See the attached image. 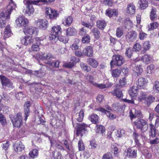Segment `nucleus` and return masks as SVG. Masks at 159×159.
I'll use <instances>...</instances> for the list:
<instances>
[{"instance_id":"obj_13","label":"nucleus","mask_w":159,"mask_h":159,"mask_svg":"<svg viewBox=\"0 0 159 159\" xmlns=\"http://www.w3.org/2000/svg\"><path fill=\"white\" fill-rule=\"evenodd\" d=\"M36 30V28L34 27L28 26L25 27L24 32L25 34H28L30 35H32L34 34H36L37 31Z\"/></svg>"},{"instance_id":"obj_28","label":"nucleus","mask_w":159,"mask_h":159,"mask_svg":"<svg viewBox=\"0 0 159 159\" xmlns=\"http://www.w3.org/2000/svg\"><path fill=\"white\" fill-rule=\"evenodd\" d=\"M61 28L59 26H54L52 28L51 33L59 36L61 33Z\"/></svg>"},{"instance_id":"obj_5","label":"nucleus","mask_w":159,"mask_h":159,"mask_svg":"<svg viewBox=\"0 0 159 159\" xmlns=\"http://www.w3.org/2000/svg\"><path fill=\"white\" fill-rule=\"evenodd\" d=\"M137 149L128 148L126 151H125L124 153L125 158L129 159L136 158L137 157Z\"/></svg>"},{"instance_id":"obj_56","label":"nucleus","mask_w":159,"mask_h":159,"mask_svg":"<svg viewBox=\"0 0 159 159\" xmlns=\"http://www.w3.org/2000/svg\"><path fill=\"white\" fill-rule=\"evenodd\" d=\"M154 91L156 93H159V82L157 81L155 83L153 87Z\"/></svg>"},{"instance_id":"obj_1","label":"nucleus","mask_w":159,"mask_h":159,"mask_svg":"<svg viewBox=\"0 0 159 159\" xmlns=\"http://www.w3.org/2000/svg\"><path fill=\"white\" fill-rule=\"evenodd\" d=\"M134 124L137 129L140 130L141 132V137H144V139H145L146 137L144 134V132L147 130L148 128L147 122L143 119H140L134 121Z\"/></svg>"},{"instance_id":"obj_47","label":"nucleus","mask_w":159,"mask_h":159,"mask_svg":"<svg viewBox=\"0 0 159 159\" xmlns=\"http://www.w3.org/2000/svg\"><path fill=\"white\" fill-rule=\"evenodd\" d=\"M56 49L61 54L64 53L65 52V49L64 48L62 47L61 45H56L55 46Z\"/></svg>"},{"instance_id":"obj_18","label":"nucleus","mask_w":159,"mask_h":159,"mask_svg":"<svg viewBox=\"0 0 159 159\" xmlns=\"http://www.w3.org/2000/svg\"><path fill=\"white\" fill-rule=\"evenodd\" d=\"M31 105L29 102H25L24 105V113L25 114V120H26L29 115L30 110V107Z\"/></svg>"},{"instance_id":"obj_34","label":"nucleus","mask_w":159,"mask_h":159,"mask_svg":"<svg viewBox=\"0 0 159 159\" xmlns=\"http://www.w3.org/2000/svg\"><path fill=\"white\" fill-rule=\"evenodd\" d=\"M95 131L96 133L103 134L105 132V128L103 125H97L95 129Z\"/></svg>"},{"instance_id":"obj_8","label":"nucleus","mask_w":159,"mask_h":159,"mask_svg":"<svg viewBox=\"0 0 159 159\" xmlns=\"http://www.w3.org/2000/svg\"><path fill=\"white\" fill-rule=\"evenodd\" d=\"M0 79L2 86H7L8 87H12L13 84L11 81L5 76L0 75Z\"/></svg>"},{"instance_id":"obj_27","label":"nucleus","mask_w":159,"mask_h":159,"mask_svg":"<svg viewBox=\"0 0 159 159\" xmlns=\"http://www.w3.org/2000/svg\"><path fill=\"white\" fill-rule=\"evenodd\" d=\"M76 34V30L73 27L68 28L66 30V35L67 36H74Z\"/></svg>"},{"instance_id":"obj_62","label":"nucleus","mask_w":159,"mask_h":159,"mask_svg":"<svg viewBox=\"0 0 159 159\" xmlns=\"http://www.w3.org/2000/svg\"><path fill=\"white\" fill-rule=\"evenodd\" d=\"M147 36V34L142 31L140 32L139 34V38L140 40H143Z\"/></svg>"},{"instance_id":"obj_16","label":"nucleus","mask_w":159,"mask_h":159,"mask_svg":"<svg viewBox=\"0 0 159 159\" xmlns=\"http://www.w3.org/2000/svg\"><path fill=\"white\" fill-rule=\"evenodd\" d=\"M37 24L41 29L45 30L47 27L48 21L46 20L39 19L38 20Z\"/></svg>"},{"instance_id":"obj_54","label":"nucleus","mask_w":159,"mask_h":159,"mask_svg":"<svg viewBox=\"0 0 159 159\" xmlns=\"http://www.w3.org/2000/svg\"><path fill=\"white\" fill-rule=\"evenodd\" d=\"M156 16L157 15L155 13V9L154 8H152L150 15L151 20H153Z\"/></svg>"},{"instance_id":"obj_63","label":"nucleus","mask_w":159,"mask_h":159,"mask_svg":"<svg viewBox=\"0 0 159 159\" xmlns=\"http://www.w3.org/2000/svg\"><path fill=\"white\" fill-rule=\"evenodd\" d=\"M60 61L58 60L53 61L52 67L58 68L59 67Z\"/></svg>"},{"instance_id":"obj_52","label":"nucleus","mask_w":159,"mask_h":159,"mask_svg":"<svg viewBox=\"0 0 159 159\" xmlns=\"http://www.w3.org/2000/svg\"><path fill=\"white\" fill-rule=\"evenodd\" d=\"M125 25L126 28H129L130 27H131L133 25V23L130 20V19H129L125 21Z\"/></svg>"},{"instance_id":"obj_14","label":"nucleus","mask_w":159,"mask_h":159,"mask_svg":"<svg viewBox=\"0 0 159 159\" xmlns=\"http://www.w3.org/2000/svg\"><path fill=\"white\" fill-rule=\"evenodd\" d=\"M137 34L134 31L129 32L126 35V39L129 41H133L135 40L137 37Z\"/></svg>"},{"instance_id":"obj_45","label":"nucleus","mask_w":159,"mask_h":159,"mask_svg":"<svg viewBox=\"0 0 159 159\" xmlns=\"http://www.w3.org/2000/svg\"><path fill=\"white\" fill-rule=\"evenodd\" d=\"M80 66L81 68L84 71H86L87 72H88L91 69L90 67L89 66L85 64L83 62L80 64Z\"/></svg>"},{"instance_id":"obj_23","label":"nucleus","mask_w":159,"mask_h":159,"mask_svg":"<svg viewBox=\"0 0 159 159\" xmlns=\"http://www.w3.org/2000/svg\"><path fill=\"white\" fill-rule=\"evenodd\" d=\"M135 7L133 4L128 5L127 7V12L130 15L134 14L135 13Z\"/></svg>"},{"instance_id":"obj_21","label":"nucleus","mask_w":159,"mask_h":159,"mask_svg":"<svg viewBox=\"0 0 159 159\" xmlns=\"http://www.w3.org/2000/svg\"><path fill=\"white\" fill-rule=\"evenodd\" d=\"M15 151L17 152H20L24 150L25 147L21 142L17 143L14 146Z\"/></svg>"},{"instance_id":"obj_29","label":"nucleus","mask_w":159,"mask_h":159,"mask_svg":"<svg viewBox=\"0 0 159 159\" xmlns=\"http://www.w3.org/2000/svg\"><path fill=\"white\" fill-rule=\"evenodd\" d=\"M129 93L131 98L136 96L138 93L137 87L134 86L131 87L129 91Z\"/></svg>"},{"instance_id":"obj_11","label":"nucleus","mask_w":159,"mask_h":159,"mask_svg":"<svg viewBox=\"0 0 159 159\" xmlns=\"http://www.w3.org/2000/svg\"><path fill=\"white\" fill-rule=\"evenodd\" d=\"M147 83V80L146 79L141 77L138 79L136 82V84L138 88L144 89Z\"/></svg>"},{"instance_id":"obj_30","label":"nucleus","mask_w":159,"mask_h":159,"mask_svg":"<svg viewBox=\"0 0 159 159\" xmlns=\"http://www.w3.org/2000/svg\"><path fill=\"white\" fill-rule=\"evenodd\" d=\"M89 119L93 123L97 124L99 123V118L98 115L93 114L89 117Z\"/></svg>"},{"instance_id":"obj_57","label":"nucleus","mask_w":159,"mask_h":159,"mask_svg":"<svg viewBox=\"0 0 159 159\" xmlns=\"http://www.w3.org/2000/svg\"><path fill=\"white\" fill-rule=\"evenodd\" d=\"M126 79L124 77L121 79H120L119 80V87L121 88L123 87L126 84Z\"/></svg>"},{"instance_id":"obj_4","label":"nucleus","mask_w":159,"mask_h":159,"mask_svg":"<svg viewBox=\"0 0 159 159\" xmlns=\"http://www.w3.org/2000/svg\"><path fill=\"white\" fill-rule=\"evenodd\" d=\"M125 62V59L122 56L118 54L114 55L113 56V60L110 62L111 68L116 64L118 66H121Z\"/></svg>"},{"instance_id":"obj_31","label":"nucleus","mask_w":159,"mask_h":159,"mask_svg":"<svg viewBox=\"0 0 159 159\" xmlns=\"http://www.w3.org/2000/svg\"><path fill=\"white\" fill-rule=\"evenodd\" d=\"M87 62L90 65L93 67L96 68L98 64L97 61L93 58H90L87 60Z\"/></svg>"},{"instance_id":"obj_38","label":"nucleus","mask_w":159,"mask_h":159,"mask_svg":"<svg viewBox=\"0 0 159 159\" xmlns=\"http://www.w3.org/2000/svg\"><path fill=\"white\" fill-rule=\"evenodd\" d=\"M91 32L96 39H98L100 37V32L98 28L95 27L93 28Z\"/></svg>"},{"instance_id":"obj_60","label":"nucleus","mask_w":159,"mask_h":159,"mask_svg":"<svg viewBox=\"0 0 159 159\" xmlns=\"http://www.w3.org/2000/svg\"><path fill=\"white\" fill-rule=\"evenodd\" d=\"M102 2H104L105 5L109 6H111L112 5V2L111 0H100Z\"/></svg>"},{"instance_id":"obj_51","label":"nucleus","mask_w":159,"mask_h":159,"mask_svg":"<svg viewBox=\"0 0 159 159\" xmlns=\"http://www.w3.org/2000/svg\"><path fill=\"white\" fill-rule=\"evenodd\" d=\"M133 136L136 144H139V143L138 138L139 137V135L136 132V131L135 130V131L133 133Z\"/></svg>"},{"instance_id":"obj_41","label":"nucleus","mask_w":159,"mask_h":159,"mask_svg":"<svg viewBox=\"0 0 159 159\" xmlns=\"http://www.w3.org/2000/svg\"><path fill=\"white\" fill-rule=\"evenodd\" d=\"M52 58H53V56L50 53L44 54L41 57V59L42 60H49Z\"/></svg>"},{"instance_id":"obj_61","label":"nucleus","mask_w":159,"mask_h":159,"mask_svg":"<svg viewBox=\"0 0 159 159\" xmlns=\"http://www.w3.org/2000/svg\"><path fill=\"white\" fill-rule=\"evenodd\" d=\"M146 96V94L145 93L143 92H141L140 95L138 97V99L141 102L144 99H145V98H146L145 97Z\"/></svg>"},{"instance_id":"obj_64","label":"nucleus","mask_w":159,"mask_h":159,"mask_svg":"<svg viewBox=\"0 0 159 159\" xmlns=\"http://www.w3.org/2000/svg\"><path fill=\"white\" fill-rule=\"evenodd\" d=\"M39 45L33 44L31 47V49L33 51H38L39 50Z\"/></svg>"},{"instance_id":"obj_43","label":"nucleus","mask_w":159,"mask_h":159,"mask_svg":"<svg viewBox=\"0 0 159 159\" xmlns=\"http://www.w3.org/2000/svg\"><path fill=\"white\" fill-rule=\"evenodd\" d=\"M155 99V98L152 96H149L145 98V101L148 105H149Z\"/></svg>"},{"instance_id":"obj_35","label":"nucleus","mask_w":159,"mask_h":159,"mask_svg":"<svg viewBox=\"0 0 159 159\" xmlns=\"http://www.w3.org/2000/svg\"><path fill=\"white\" fill-rule=\"evenodd\" d=\"M111 73L112 76L114 78H117L119 76L121 73L120 70L118 69L112 70Z\"/></svg>"},{"instance_id":"obj_22","label":"nucleus","mask_w":159,"mask_h":159,"mask_svg":"<svg viewBox=\"0 0 159 159\" xmlns=\"http://www.w3.org/2000/svg\"><path fill=\"white\" fill-rule=\"evenodd\" d=\"M73 19L71 16L66 17L62 20V24L65 26H69L72 23Z\"/></svg>"},{"instance_id":"obj_37","label":"nucleus","mask_w":159,"mask_h":159,"mask_svg":"<svg viewBox=\"0 0 159 159\" xmlns=\"http://www.w3.org/2000/svg\"><path fill=\"white\" fill-rule=\"evenodd\" d=\"M148 1L146 0H140L139 2L140 8L143 10L148 6Z\"/></svg>"},{"instance_id":"obj_7","label":"nucleus","mask_w":159,"mask_h":159,"mask_svg":"<svg viewBox=\"0 0 159 159\" xmlns=\"http://www.w3.org/2000/svg\"><path fill=\"white\" fill-rule=\"evenodd\" d=\"M33 4V3L31 2V0H29L26 1V9L23 11L25 15L30 16L34 12V9L32 6Z\"/></svg>"},{"instance_id":"obj_15","label":"nucleus","mask_w":159,"mask_h":159,"mask_svg":"<svg viewBox=\"0 0 159 159\" xmlns=\"http://www.w3.org/2000/svg\"><path fill=\"white\" fill-rule=\"evenodd\" d=\"M93 52L92 48L90 46L86 47L82 52L83 55L89 57H92L93 55Z\"/></svg>"},{"instance_id":"obj_32","label":"nucleus","mask_w":159,"mask_h":159,"mask_svg":"<svg viewBox=\"0 0 159 159\" xmlns=\"http://www.w3.org/2000/svg\"><path fill=\"white\" fill-rule=\"evenodd\" d=\"M11 34L10 26L9 25H7L5 29L3 36L4 39L9 37Z\"/></svg>"},{"instance_id":"obj_3","label":"nucleus","mask_w":159,"mask_h":159,"mask_svg":"<svg viewBox=\"0 0 159 159\" xmlns=\"http://www.w3.org/2000/svg\"><path fill=\"white\" fill-rule=\"evenodd\" d=\"M11 121L14 127L20 128L23 124L21 113H18L10 117Z\"/></svg>"},{"instance_id":"obj_39","label":"nucleus","mask_w":159,"mask_h":159,"mask_svg":"<svg viewBox=\"0 0 159 159\" xmlns=\"http://www.w3.org/2000/svg\"><path fill=\"white\" fill-rule=\"evenodd\" d=\"M159 26V24L157 22H155L150 24L148 26V30H152L157 28Z\"/></svg>"},{"instance_id":"obj_26","label":"nucleus","mask_w":159,"mask_h":159,"mask_svg":"<svg viewBox=\"0 0 159 159\" xmlns=\"http://www.w3.org/2000/svg\"><path fill=\"white\" fill-rule=\"evenodd\" d=\"M106 15L110 17H111L113 16H116L118 14L117 12L115 9L108 8L106 10Z\"/></svg>"},{"instance_id":"obj_42","label":"nucleus","mask_w":159,"mask_h":159,"mask_svg":"<svg viewBox=\"0 0 159 159\" xmlns=\"http://www.w3.org/2000/svg\"><path fill=\"white\" fill-rule=\"evenodd\" d=\"M38 155V151L36 149H34L29 153V155L31 158H34L37 157Z\"/></svg>"},{"instance_id":"obj_49","label":"nucleus","mask_w":159,"mask_h":159,"mask_svg":"<svg viewBox=\"0 0 159 159\" xmlns=\"http://www.w3.org/2000/svg\"><path fill=\"white\" fill-rule=\"evenodd\" d=\"M154 66L152 64L148 66L147 68L146 72L148 74H151L153 71Z\"/></svg>"},{"instance_id":"obj_25","label":"nucleus","mask_w":159,"mask_h":159,"mask_svg":"<svg viewBox=\"0 0 159 159\" xmlns=\"http://www.w3.org/2000/svg\"><path fill=\"white\" fill-rule=\"evenodd\" d=\"M133 111H134V113L132 111H131L130 112V116L131 119L134 118H135L136 117H142V114L140 110H135L134 109Z\"/></svg>"},{"instance_id":"obj_50","label":"nucleus","mask_w":159,"mask_h":159,"mask_svg":"<svg viewBox=\"0 0 159 159\" xmlns=\"http://www.w3.org/2000/svg\"><path fill=\"white\" fill-rule=\"evenodd\" d=\"M79 150L80 151H83L84 149V146L82 139H80L78 143Z\"/></svg>"},{"instance_id":"obj_9","label":"nucleus","mask_w":159,"mask_h":159,"mask_svg":"<svg viewBox=\"0 0 159 159\" xmlns=\"http://www.w3.org/2000/svg\"><path fill=\"white\" fill-rule=\"evenodd\" d=\"M88 126V125L85 123L78 124L76 135L77 136L80 135L81 136H82L83 134L85 133V131L86 130V128Z\"/></svg>"},{"instance_id":"obj_46","label":"nucleus","mask_w":159,"mask_h":159,"mask_svg":"<svg viewBox=\"0 0 159 159\" xmlns=\"http://www.w3.org/2000/svg\"><path fill=\"white\" fill-rule=\"evenodd\" d=\"M90 37L89 35L84 36L82 39V41L84 43H87L90 41Z\"/></svg>"},{"instance_id":"obj_33","label":"nucleus","mask_w":159,"mask_h":159,"mask_svg":"<svg viewBox=\"0 0 159 159\" xmlns=\"http://www.w3.org/2000/svg\"><path fill=\"white\" fill-rule=\"evenodd\" d=\"M46 39H41L39 38H34V44H37L42 45H45L46 44Z\"/></svg>"},{"instance_id":"obj_24","label":"nucleus","mask_w":159,"mask_h":159,"mask_svg":"<svg viewBox=\"0 0 159 159\" xmlns=\"http://www.w3.org/2000/svg\"><path fill=\"white\" fill-rule=\"evenodd\" d=\"M143 71V69L140 66H137L134 70L133 76L135 77H137L141 75Z\"/></svg>"},{"instance_id":"obj_44","label":"nucleus","mask_w":159,"mask_h":159,"mask_svg":"<svg viewBox=\"0 0 159 159\" xmlns=\"http://www.w3.org/2000/svg\"><path fill=\"white\" fill-rule=\"evenodd\" d=\"M142 58L143 62L146 64L149 63L150 61L151 57L149 55H145Z\"/></svg>"},{"instance_id":"obj_19","label":"nucleus","mask_w":159,"mask_h":159,"mask_svg":"<svg viewBox=\"0 0 159 159\" xmlns=\"http://www.w3.org/2000/svg\"><path fill=\"white\" fill-rule=\"evenodd\" d=\"M98 110L106 114L107 116L111 120H112L115 118L116 116L115 115L110 113V112L107 110H106L104 108L102 107H99L98 109Z\"/></svg>"},{"instance_id":"obj_6","label":"nucleus","mask_w":159,"mask_h":159,"mask_svg":"<svg viewBox=\"0 0 159 159\" xmlns=\"http://www.w3.org/2000/svg\"><path fill=\"white\" fill-rule=\"evenodd\" d=\"M45 13L47 17L51 20L56 19L59 15L57 11L50 7L46 8Z\"/></svg>"},{"instance_id":"obj_2","label":"nucleus","mask_w":159,"mask_h":159,"mask_svg":"<svg viewBox=\"0 0 159 159\" xmlns=\"http://www.w3.org/2000/svg\"><path fill=\"white\" fill-rule=\"evenodd\" d=\"M16 7V4L12 0H11L9 4L7 6V11H3L0 12V18L6 17V19L9 18L11 11L12 10H15Z\"/></svg>"},{"instance_id":"obj_53","label":"nucleus","mask_w":159,"mask_h":159,"mask_svg":"<svg viewBox=\"0 0 159 159\" xmlns=\"http://www.w3.org/2000/svg\"><path fill=\"white\" fill-rule=\"evenodd\" d=\"M133 54V51L130 48H128L126 49L125 53V55L128 58H130Z\"/></svg>"},{"instance_id":"obj_17","label":"nucleus","mask_w":159,"mask_h":159,"mask_svg":"<svg viewBox=\"0 0 159 159\" xmlns=\"http://www.w3.org/2000/svg\"><path fill=\"white\" fill-rule=\"evenodd\" d=\"M149 125L150 129L149 135L150 137L153 138L156 136V135L158 133V132L152 123L150 124Z\"/></svg>"},{"instance_id":"obj_40","label":"nucleus","mask_w":159,"mask_h":159,"mask_svg":"<svg viewBox=\"0 0 159 159\" xmlns=\"http://www.w3.org/2000/svg\"><path fill=\"white\" fill-rule=\"evenodd\" d=\"M124 34L123 29L121 27H118L116 30V34L118 38H120Z\"/></svg>"},{"instance_id":"obj_59","label":"nucleus","mask_w":159,"mask_h":159,"mask_svg":"<svg viewBox=\"0 0 159 159\" xmlns=\"http://www.w3.org/2000/svg\"><path fill=\"white\" fill-rule=\"evenodd\" d=\"M141 47L140 44L136 43L133 46V50L134 51H139L141 49Z\"/></svg>"},{"instance_id":"obj_48","label":"nucleus","mask_w":159,"mask_h":159,"mask_svg":"<svg viewBox=\"0 0 159 159\" xmlns=\"http://www.w3.org/2000/svg\"><path fill=\"white\" fill-rule=\"evenodd\" d=\"M79 117L77 118V120L79 122H82L83 120L84 116V112L83 110H81L79 113Z\"/></svg>"},{"instance_id":"obj_36","label":"nucleus","mask_w":159,"mask_h":159,"mask_svg":"<svg viewBox=\"0 0 159 159\" xmlns=\"http://www.w3.org/2000/svg\"><path fill=\"white\" fill-rule=\"evenodd\" d=\"M106 25V22L103 20H99L97 22V26L100 29L103 30Z\"/></svg>"},{"instance_id":"obj_58","label":"nucleus","mask_w":159,"mask_h":159,"mask_svg":"<svg viewBox=\"0 0 159 159\" xmlns=\"http://www.w3.org/2000/svg\"><path fill=\"white\" fill-rule=\"evenodd\" d=\"M143 46L144 50H147L150 48L151 45L148 41H146L143 43Z\"/></svg>"},{"instance_id":"obj_20","label":"nucleus","mask_w":159,"mask_h":159,"mask_svg":"<svg viewBox=\"0 0 159 159\" xmlns=\"http://www.w3.org/2000/svg\"><path fill=\"white\" fill-rule=\"evenodd\" d=\"M112 94L118 98H122L123 96L122 91L119 89L116 88L111 92Z\"/></svg>"},{"instance_id":"obj_10","label":"nucleus","mask_w":159,"mask_h":159,"mask_svg":"<svg viewBox=\"0 0 159 159\" xmlns=\"http://www.w3.org/2000/svg\"><path fill=\"white\" fill-rule=\"evenodd\" d=\"M17 26L19 27L25 26L28 23V20L24 16H20L16 20Z\"/></svg>"},{"instance_id":"obj_55","label":"nucleus","mask_w":159,"mask_h":159,"mask_svg":"<svg viewBox=\"0 0 159 159\" xmlns=\"http://www.w3.org/2000/svg\"><path fill=\"white\" fill-rule=\"evenodd\" d=\"M102 159H113V158L111 154L109 152L103 155Z\"/></svg>"},{"instance_id":"obj_12","label":"nucleus","mask_w":159,"mask_h":159,"mask_svg":"<svg viewBox=\"0 0 159 159\" xmlns=\"http://www.w3.org/2000/svg\"><path fill=\"white\" fill-rule=\"evenodd\" d=\"M34 38L32 39L30 36H25L21 40V43L25 45H28L33 43L34 44Z\"/></svg>"}]
</instances>
